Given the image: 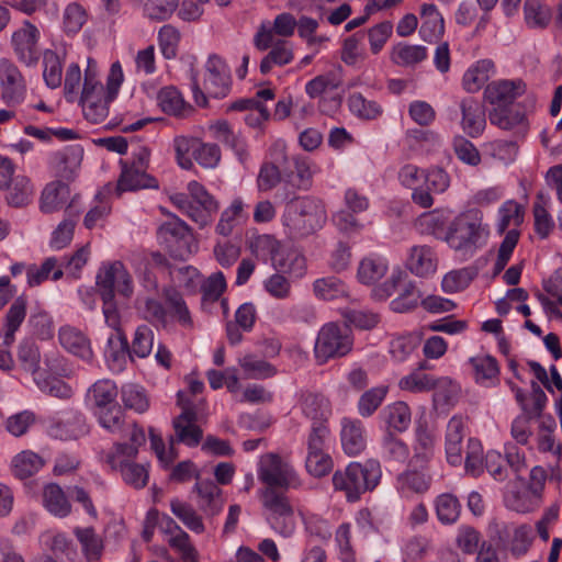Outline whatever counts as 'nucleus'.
<instances>
[{
    "label": "nucleus",
    "mask_w": 562,
    "mask_h": 562,
    "mask_svg": "<svg viewBox=\"0 0 562 562\" xmlns=\"http://www.w3.org/2000/svg\"><path fill=\"white\" fill-rule=\"evenodd\" d=\"M204 90L200 87L198 72L190 71L191 90L194 102L199 106H206V94L215 98H225L231 90V70L226 61L217 54H211L205 63Z\"/></svg>",
    "instance_id": "obj_3"
},
{
    "label": "nucleus",
    "mask_w": 562,
    "mask_h": 562,
    "mask_svg": "<svg viewBox=\"0 0 562 562\" xmlns=\"http://www.w3.org/2000/svg\"><path fill=\"white\" fill-rule=\"evenodd\" d=\"M462 112L461 126L463 132L476 138L481 136L486 126V115L484 105L474 98H465L460 103Z\"/></svg>",
    "instance_id": "obj_19"
},
{
    "label": "nucleus",
    "mask_w": 562,
    "mask_h": 562,
    "mask_svg": "<svg viewBox=\"0 0 562 562\" xmlns=\"http://www.w3.org/2000/svg\"><path fill=\"white\" fill-rule=\"evenodd\" d=\"M193 492L198 494L199 508L207 517L217 516L223 507L225 499L221 487L212 480H198L193 486Z\"/></svg>",
    "instance_id": "obj_17"
},
{
    "label": "nucleus",
    "mask_w": 562,
    "mask_h": 562,
    "mask_svg": "<svg viewBox=\"0 0 562 562\" xmlns=\"http://www.w3.org/2000/svg\"><path fill=\"white\" fill-rule=\"evenodd\" d=\"M45 465L44 459L31 451L24 450L13 457L11 471L20 480H25L36 474Z\"/></svg>",
    "instance_id": "obj_37"
},
{
    "label": "nucleus",
    "mask_w": 562,
    "mask_h": 562,
    "mask_svg": "<svg viewBox=\"0 0 562 562\" xmlns=\"http://www.w3.org/2000/svg\"><path fill=\"white\" fill-rule=\"evenodd\" d=\"M481 234V225L471 213L457 216L449 225L445 240L454 249H467L476 244Z\"/></svg>",
    "instance_id": "obj_10"
},
{
    "label": "nucleus",
    "mask_w": 562,
    "mask_h": 562,
    "mask_svg": "<svg viewBox=\"0 0 562 562\" xmlns=\"http://www.w3.org/2000/svg\"><path fill=\"white\" fill-rule=\"evenodd\" d=\"M488 119L491 124L505 131L520 126L526 121V116L522 112L507 106L494 108L488 113Z\"/></svg>",
    "instance_id": "obj_50"
},
{
    "label": "nucleus",
    "mask_w": 562,
    "mask_h": 562,
    "mask_svg": "<svg viewBox=\"0 0 562 562\" xmlns=\"http://www.w3.org/2000/svg\"><path fill=\"white\" fill-rule=\"evenodd\" d=\"M383 419L389 428L403 432L411 425V408L405 402L398 401L387 405L382 412Z\"/></svg>",
    "instance_id": "obj_43"
},
{
    "label": "nucleus",
    "mask_w": 562,
    "mask_h": 562,
    "mask_svg": "<svg viewBox=\"0 0 562 562\" xmlns=\"http://www.w3.org/2000/svg\"><path fill=\"white\" fill-rule=\"evenodd\" d=\"M128 431L124 436L128 437L130 442H116L113 446V452L106 456V462L113 470L119 468L120 461H130L138 454L139 448L146 442L145 430L136 422H131Z\"/></svg>",
    "instance_id": "obj_14"
},
{
    "label": "nucleus",
    "mask_w": 562,
    "mask_h": 562,
    "mask_svg": "<svg viewBox=\"0 0 562 562\" xmlns=\"http://www.w3.org/2000/svg\"><path fill=\"white\" fill-rule=\"evenodd\" d=\"M166 531L170 533L169 546L180 555L183 562H199V553L190 540V536L171 518L166 520Z\"/></svg>",
    "instance_id": "obj_25"
},
{
    "label": "nucleus",
    "mask_w": 562,
    "mask_h": 562,
    "mask_svg": "<svg viewBox=\"0 0 562 562\" xmlns=\"http://www.w3.org/2000/svg\"><path fill=\"white\" fill-rule=\"evenodd\" d=\"M341 446L346 454L356 457L367 448L366 429L361 420L344 418L340 431Z\"/></svg>",
    "instance_id": "obj_21"
},
{
    "label": "nucleus",
    "mask_w": 562,
    "mask_h": 562,
    "mask_svg": "<svg viewBox=\"0 0 562 562\" xmlns=\"http://www.w3.org/2000/svg\"><path fill=\"white\" fill-rule=\"evenodd\" d=\"M111 192V184L109 183L95 194L98 205L88 211L83 218V225L88 229L94 228L99 223L103 222L111 213V205L106 201V194Z\"/></svg>",
    "instance_id": "obj_58"
},
{
    "label": "nucleus",
    "mask_w": 562,
    "mask_h": 562,
    "mask_svg": "<svg viewBox=\"0 0 562 562\" xmlns=\"http://www.w3.org/2000/svg\"><path fill=\"white\" fill-rule=\"evenodd\" d=\"M461 505L457 496L450 493L441 494L436 499V513L442 524H453L460 516Z\"/></svg>",
    "instance_id": "obj_59"
},
{
    "label": "nucleus",
    "mask_w": 562,
    "mask_h": 562,
    "mask_svg": "<svg viewBox=\"0 0 562 562\" xmlns=\"http://www.w3.org/2000/svg\"><path fill=\"white\" fill-rule=\"evenodd\" d=\"M121 175L117 179L115 192L120 196L126 191H138L142 189H158L159 182L151 175L128 165V161L121 160Z\"/></svg>",
    "instance_id": "obj_16"
},
{
    "label": "nucleus",
    "mask_w": 562,
    "mask_h": 562,
    "mask_svg": "<svg viewBox=\"0 0 562 562\" xmlns=\"http://www.w3.org/2000/svg\"><path fill=\"white\" fill-rule=\"evenodd\" d=\"M303 414L313 423L329 424L330 403L319 393L305 392L301 395Z\"/></svg>",
    "instance_id": "obj_30"
},
{
    "label": "nucleus",
    "mask_w": 562,
    "mask_h": 562,
    "mask_svg": "<svg viewBox=\"0 0 562 562\" xmlns=\"http://www.w3.org/2000/svg\"><path fill=\"white\" fill-rule=\"evenodd\" d=\"M181 40L180 32L171 24H165L158 32V44L166 59H172L178 54Z\"/></svg>",
    "instance_id": "obj_61"
},
{
    "label": "nucleus",
    "mask_w": 562,
    "mask_h": 562,
    "mask_svg": "<svg viewBox=\"0 0 562 562\" xmlns=\"http://www.w3.org/2000/svg\"><path fill=\"white\" fill-rule=\"evenodd\" d=\"M420 16L423 23L419 29V34L424 41L434 42L443 34V19L435 4H423Z\"/></svg>",
    "instance_id": "obj_36"
},
{
    "label": "nucleus",
    "mask_w": 562,
    "mask_h": 562,
    "mask_svg": "<svg viewBox=\"0 0 562 562\" xmlns=\"http://www.w3.org/2000/svg\"><path fill=\"white\" fill-rule=\"evenodd\" d=\"M105 358L112 371H122L125 368L126 359H131L130 344L124 333L117 330L108 339Z\"/></svg>",
    "instance_id": "obj_34"
},
{
    "label": "nucleus",
    "mask_w": 562,
    "mask_h": 562,
    "mask_svg": "<svg viewBox=\"0 0 562 562\" xmlns=\"http://www.w3.org/2000/svg\"><path fill=\"white\" fill-rule=\"evenodd\" d=\"M43 79L50 89L60 87L63 82V63L58 54L46 49L43 54Z\"/></svg>",
    "instance_id": "obj_49"
},
{
    "label": "nucleus",
    "mask_w": 562,
    "mask_h": 562,
    "mask_svg": "<svg viewBox=\"0 0 562 562\" xmlns=\"http://www.w3.org/2000/svg\"><path fill=\"white\" fill-rule=\"evenodd\" d=\"M283 184L307 190L312 183V171L307 158L293 157L283 159Z\"/></svg>",
    "instance_id": "obj_24"
},
{
    "label": "nucleus",
    "mask_w": 562,
    "mask_h": 562,
    "mask_svg": "<svg viewBox=\"0 0 562 562\" xmlns=\"http://www.w3.org/2000/svg\"><path fill=\"white\" fill-rule=\"evenodd\" d=\"M341 314L346 324L361 330H372L381 322V315L369 310L345 308Z\"/></svg>",
    "instance_id": "obj_52"
},
{
    "label": "nucleus",
    "mask_w": 562,
    "mask_h": 562,
    "mask_svg": "<svg viewBox=\"0 0 562 562\" xmlns=\"http://www.w3.org/2000/svg\"><path fill=\"white\" fill-rule=\"evenodd\" d=\"M428 50L423 45H414L406 42L395 44L390 53L391 61L404 68H414L427 59Z\"/></svg>",
    "instance_id": "obj_28"
},
{
    "label": "nucleus",
    "mask_w": 562,
    "mask_h": 562,
    "mask_svg": "<svg viewBox=\"0 0 562 562\" xmlns=\"http://www.w3.org/2000/svg\"><path fill=\"white\" fill-rule=\"evenodd\" d=\"M157 237L173 259L187 260L198 250L191 227L176 215L158 227Z\"/></svg>",
    "instance_id": "obj_4"
},
{
    "label": "nucleus",
    "mask_w": 562,
    "mask_h": 562,
    "mask_svg": "<svg viewBox=\"0 0 562 562\" xmlns=\"http://www.w3.org/2000/svg\"><path fill=\"white\" fill-rule=\"evenodd\" d=\"M334 462L327 450L307 452L305 467L315 477L327 475L333 469Z\"/></svg>",
    "instance_id": "obj_63"
},
{
    "label": "nucleus",
    "mask_w": 562,
    "mask_h": 562,
    "mask_svg": "<svg viewBox=\"0 0 562 562\" xmlns=\"http://www.w3.org/2000/svg\"><path fill=\"white\" fill-rule=\"evenodd\" d=\"M387 392L389 387L385 385L364 391L358 401L359 415L364 418L372 416L383 403Z\"/></svg>",
    "instance_id": "obj_55"
},
{
    "label": "nucleus",
    "mask_w": 562,
    "mask_h": 562,
    "mask_svg": "<svg viewBox=\"0 0 562 562\" xmlns=\"http://www.w3.org/2000/svg\"><path fill=\"white\" fill-rule=\"evenodd\" d=\"M451 385L449 378H435L431 374L414 371L411 374L402 378L398 382L401 390L420 393L439 390L440 387H448Z\"/></svg>",
    "instance_id": "obj_26"
},
{
    "label": "nucleus",
    "mask_w": 562,
    "mask_h": 562,
    "mask_svg": "<svg viewBox=\"0 0 562 562\" xmlns=\"http://www.w3.org/2000/svg\"><path fill=\"white\" fill-rule=\"evenodd\" d=\"M43 506L54 516L64 518L71 513V504L64 490L57 483H48L43 487Z\"/></svg>",
    "instance_id": "obj_32"
},
{
    "label": "nucleus",
    "mask_w": 562,
    "mask_h": 562,
    "mask_svg": "<svg viewBox=\"0 0 562 562\" xmlns=\"http://www.w3.org/2000/svg\"><path fill=\"white\" fill-rule=\"evenodd\" d=\"M402 491H409L416 494L426 493L431 485L432 476L429 472V463L414 462L411 458L406 470L397 477Z\"/></svg>",
    "instance_id": "obj_15"
},
{
    "label": "nucleus",
    "mask_w": 562,
    "mask_h": 562,
    "mask_svg": "<svg viewBox=\"0 0 562 562\" xmlns=\"http://www.w3.org/2000/svg\"><path fill=\"white\" fill-rule=\"evenodd\" d=\"M494 70V63L491 59H482L469 68L463 76V87L468 92L479 91L490 79Z\"/></svg>",
    "instance_id": "obj_42"
},
{
    "label": "nucleus",
    "mask_w": 562,
    "mask_h": 562,
    "mask_svg": "<svg viewBox=\"0 0 562 562\" xmlns=\"http://www.w3.org/2000/svg\"><path fill=\"white\" fill-rule=\"evenodd\" d=\"M75 535L81 544L82 552L88 561H98L103 551V541L95 533L94 529L89 528H76Z\"/></svg>",
    "instance_id": "obj_47"
},
{
    "label": "nucleus",
    "mask_w": 562,
    "mask_h": 562,
    "mask_svg": "<svg viewBox=\"0 0 562 562\" xmlns=\"http://www.w3.org/2000/svg\"><path fill=\"white\" fill-rule=\"evenodd\" d=\"M238 363L246 379L262 380L274 376L278 373L277 367L251 353L239 358Z\"/></svg>",
    "instance_id": "obj_41"
},
{
    "label": "nucleus",
    "mask_w": 562,
    "mask_h": 562,
    "mask_svg": "<svg viewBox=\"0 0 562 562\" xmlns=\"http://www.w3.org/2000/svg\"><path fill=\"white\" fill-rule=\"evenodd\" d=\"M93 413L99 424L112 434L124 437V434L130 430L131 423L125 420L124 411L120 405H112L108 408L93 411Z\"/></svg>",
    "instance_id": "obj_39"
},
{
    "label": "nucleus",
    "mask_w": 562,
    "mask_h": 562,
    "mask_svg": "<svg viewBox=\"0 0 562 562\" xmlns=\"http://www.w3.org/2000/svg\"><path fill=\"white\" fill-rule=\"evenodd\" d=\"M40 36L38 29L27 20L11 36V45L16 58L27 67L36 66L40 60Z\"/></svg>",
    "instance_id": "obj_9"
},
{
    "label": "nucleus",
    "mask_w": 562,
    "mask_h": 562,
    "mask_svg": "<svg viewBox=\"0 0 562 562\" xmlns=\"http://www.w3.org/2000/svg\"><path fill=\"white\" fill-rule=\"evenodd\" d=\"M526 92V83L521 79L498 80L488 83L484 90V98L491 104L506 106L516 98Z\"/></svg>",
    "instance_id": "obj_18"
},
{
    "label": "nucleus",
    "mask_w": 562,
    "mask_h": 562,
    "mask_svg": "<svg viewBox=\"0 0 562 562\" xmlns=\"http://www.w3.org/2000/svg\"><path fill=\"white\" fill-rule=\"evenodd\" d=\"M157 100L162 112L168 115L183 119L194 112L193 106L186 102L181 92L172 86L160 89Z\"/></svg>",
    "instance_id": "obj_27"
},
{
    "label": "nucleus",
    "mask_w": 562,
    "mask_h": 562,
    "mask_svg": "<svg viewBox=\"0 0 562 562\" xmlns=\"http://www.w3.org/2000/svg\"><path fill=\"white\" fill-rule=\"evenodd\" d=\"M100 296L108 300L115 296V290L125 297L133 293V280L122 261L103 265L95 278Z\"/></svg>",
    "instance_id": "obj_8"
},
{
    "label": "nucleus",
    "mask_w": 562,
    "mask_h": 562,
    "mask_svg": "<svg viewBox=\"0 0 562 562\" xmlns=\"http://www.w3.org/2000/svg\"><path fill=\"white\" fill-rule=\"evenodd\" d=\"M123 481L136 490L146 486L149 477L148 469L144 464L132 461H120L119 468Z\"/></svg>",
    "instance_id": "obj_57"
},
{
    "label": "nucleus",
    "mask_w": 562,
    "mask_h": 562,
    "mask_svg": "<svg viewBox=\"0 0 562 562\" xmlns=\"http://www.w3.org/2000/svg\"><path fill=\"white\" fill-rule=\"evenodd\" d=\"M83 157V149L80 146H68L64 150L54 154V169L58 180L66 183L77 177L78 169Z\"/></svg>",
    "instance_id": "obj_22"
},
{
    "label": "nucleus",
    "mask_w": 562,
    "mask_h": 562,
    "mask_svg": "<svg viewBox=\"0 0 562 562\" xmlns=\"http://www.w3.org/2000/svg\"><path fill=\"white\" fill-rule=\"evenodd\" d=\"M381 465L374 459L350 462L344 470L333 474L335 491L341 492L349 503L358 502L367 492H372L380 483Z\"/></svg>",
    "instance_id": "obj_2"
},
{
    "label": "nucleus",
    "mask_w": 562,
    "mask_h": 562,
    "mask_svg": "<svg viewBox=\"0 0 562 562\" xmlns=\"http://www.w3.org/2000/svg\"><path fill=\"white\" fill-rule=\"evenodd\" d=\"M18 361L20 367L31 373L33 378L37 376L41 363V353L36 344L32 340H23L19 345Z\"/></svg>",
    "instance_id": "obj_51"
},
{
    "label": "nucleus",
    "mask_w": 562,
    "mask_h": 562,
    "mask_svg": "<svg viewBox=\"0 0 562 562\" xmlns=\"http://www.w3.org/2000/svg\"><path fill=\"white\" fill-rule=\"evenodd\" d=\"M258 479L265 485L260 492L265 508L273 516L281 514V457L279 454L269 453L260 459Z\"/></svg>",
    "instance_id": "obj_5"
},
{
    "label": "nucleus",
    "mask_w": 562,
    "mask_h": 562,
    "mask_svg": "<svg viewBox=\"0 0 562 562\" xmlns=\"http://www.w3.org/2000/svg\"><path fill=\"white\" fill-rule=\"evenodd\" d=\"M50 273H53L52 279L54 281L61 279L64 276L63 269L57 268V259L55 257L46 258L40 267L30 265L26 268L27 284L32 288L37 286L49 279Z\"/></svg>",
    "instance_id": "obj_44"
},
{
    "label": "nucleus",
    "mask_w": 562,
    "mask_h": 562,
    "mask_svg": "<svg viewBox=\"0 0 562 562\" xmlns=\"http://www.w3.org/2000/svg\"><path fill=\"white\" fill-rule=\"evenodd\" d=\"M27 301L24 296H19L11 304L4 316V336L3 344L11 346L15 340V333L26 317Z\"/></svg>",
    "instance_id": "obj_35"
},
{
    "label": "nucleus",
    "mask_w": 562,
    "mask_h": 562,
    "mask_svg": "<svg viewBox=\"0 0 562 562\" xmlns=\"http://www.w3.org/2000/svg\"><path fill=\"white\" fill-rule=\"evenodd\" d=\"M353 339L347 329L336 324L325 325L315 342V356L321 362L330 358L344 357L352 349Z\"/></svg>",
    "instance_id": "obj_7"
},
{
    "label": "nucleus",
    "mask_w": 562,
    "mask_h": 562,
    "mask_svg": "<svg viewBox=\"0 0 562 562\" xmlns=\"http://www.w3.org/2000/svg\"><path fill=\"white\" fill-rule=\"evenodd\" d=\"M87 21V12L77 2L69 3L63 14V26L67 34H77Z\"/></svg>",
    "instance_id": "obj_64"
},
{
    "label": "nucleus",
    "mask_w": 562,
    "mask_h": 562,
    "mask_svg": "<svg viewBox=\"0 0 562 562\" xmlns=\"http://www.w3.org/2000/svg\"><path fill=\"white\" fill-rule=\"evenodd\" d=\"M0 191H4V200L9 206L21 209L30 205L35 196V187L32 180L22 173L12 179L7 187Z\"/></svg>",
    "instance_id": "obj_20"
},
{
    "label": "nucleus",
    "mask_w": 562,
    "mask_h": 562,
    "mask_svg": "<svg viewBox=\"0 0 562 562\" xmlns=\"http://www.w3.org/2000/svg\"><path fill=\"white\" fill-rule=\"evenodd\" d=\"M122 402L125 408L136 413H145L149 408V401L145 391L134 384H127L121 391Z\"/></svg>",
    "instance_id": "obj_62"
},
{
    "label": "nucleus",
    "mask_w": 562,
    "mask_h": 562,
    "mask_svg": "<svg viewBox=\"0 0 562 562\" xmlns=\"http://www.w3.org/2000/svg\"><path fill=\"white\" fill-rule=\"evenodd\" d=\"M187 190L191 198L192 210L189 218L204 228L213 221L214 214L218 211V202L200 182L192 180L188 183Z\"/></svg>",
    "instance_id": "obj_11"
},
{
    "label": "nucleus",
    "mask_w": 562,
    "mask_h": 562,
    "mask_svg": "<svg viewBox=\"0 0 562 562\" xmlns=\"http://www.w3.org/2000/svg\"><path fill=\"white\" fill-rule=\"evenodd\" d=\"M314 292L316 296L328 301L348 296V288L336 277L317 279L314 282Z\"/></svg>",
    "instance_id": "obj_56"
},
{
    "label": "nucleus",
    "mask_w": 562,
    "mask_h": 562,
    "mask_svg": "<svg viewBox=\"0 0 562 562\" xmlns=\"http://www.w3.org/2000/svg\"><path fill=\"white\" fill-rule=\"evenodd\" d=\"M422 292L413 281H408L398 296L391 301V310L396 313L409 312L418 306Z\"/></svg>",
    "instance_id": "obj_60"
},
{
    "label": "nucleus",
    "mask_w": 562,
    "mask_h": 562,
    "mask_svg": "<svg viewBox=\"0 0 562 562\" xmlns=\"http://www.w3.org/2000/svg\"><path fill=\"white\" fill-rule=\"evenodd\" d=\"M198 143L199 138L192 136L180 135L173 138V149L179 167L186 170L193 168L192 157H194Z\"/></svg>",
    "instance_id": "obj_53"
},
{
    "label": "nucleus",
    "mask_w": 562,
    "mask_h": 562,
    "mask_svg": "<svg viewBox=\"0 0 562 562\" xmlns=\"http://www.w3.org/2000/svg\"><path fill=\"white\" fill-rule=\"evenodd\" d=\"M70 189L68 183L61 180L49 182L41 195V210L44 213H53L60 210L69 199Z\"/></svg>",
    "instance_id": "obj_33"
},
{
    "label": "nucleus",
    "mask_w": 562,
    "mask_h": 562,
    "mask_svg": "<svg viewBox=\"0 0 562 562\" xmlns=\"http://www.w3.org/2000/svg\"><path fill=\"white\" fill-rule=\"evenodd\" d=\"M48 432L60 440H76L89 432V425L85 414L76 408L60 412L58 418L50 420Z\"/></svg>",
    "instance_id": "obj_12"
},
{
    "label": "nucleus",
    "mask_w": 562,
    "mask_h": 562,
    "mask_svg": "<svg viewBox=\"0 0 562 562\" xmlns=\"http://www.w3.org/2000/svg\"><path fill=\"white\" fill-rule=\"evenodd\" d=\"M115 98H110L103 85L97 80L93 72L88 68L85 74L83 88L80 95V104L85 117L93 123H102L109 114V104Z\"/></svg>",
    "instance_id": "obj_6"
},
{
    "label": "nucleus",
    "mask_w": 562,
    "mask_h": 562,
    "mask_svg": "<svg viewBox=\"0 0 562 562\" xmlns=\"http://www.w3.org/2000/svg\"><path fill=\"white\" fill-rule=\"evenodd\" d=\"M172 514L180 519L183 525L195 533H203L205 530L202 517L196 513L192 505L173 498L170 502Z\"/></svg>",
    "instance_id": "obj_45"
},
{
    "label": "nucleus",
    "mask_w": 562,
    "mask_h": 562,
    "mask_svg": "<svg viewBox=\"0 0 562 562\" xmlns=\"http://www.w3.org/2000/svg\"><path fill=\"white\" fill-rule=\"evenodd\" d=\"M154 342V330L147 325H139L134 333L132 345L130 346L131 361H134V357L147 358L153 351Z\"/></svg>",
    "instance_id": "obj_48"
},
{
    "label": "nucleus",
    "mask_w": 562,
    "mask_h": 562,
    "mask_svg": "<svg viewBox=\"0 0 562 562\" xmlns=\"http://www.w3.org/2000/svg\"><path fill=\"white\" fill-rule=\"evenodd\" d=\"M274 35H281V13L276 15L273 22L268 20L261 22L254 36L255 47L263 52L276 45L280 46V42L274 43Z\"/></svg>",
    "instance_id": "obj_46"
},
{
    "label": "nucleus",
    "mask_w": 562,
    "mask_h": 562,
    "mask_svg": "<svg viewBox=\"0 0 562 562\" xmlns=\"http://www.w3.org/2000/svg\"><path fill=\"white\" fill-rule=\"evenodd\" d=\"M0 87L7 102L19 103L26 92V82L19 67L10 59H0Z\"/></svg>",
    "instance_id": "obj_13"
},
{
    "label": "nucleus",
    "mask_w": 562,
    "mask_h": 562,
    "mask_svg": "<svg viewBox=\"0 0 562 562\" xmlns=\"http://www.w3.org/2000/svg\"><path fill=\"white\" fill-rule=\"evenodd\" d=\"M350 111L362 120H375L382 112V106L374 100H367L361 93H352L348 98Z\"/></svg>",
    "instance_id": "obj_54"
},
{
    "label": "nucleus",
    "mask_w": 562,
    "mask_h": 562,
    "mask_svg": "<svg viewBox=\"0 0 562 562\" xmlns=\"http://www.w3.org/2000/svg\"><path fill=\"white\" fill-rule=\"evenodd\" d=\"M463 430V418L461 416L451 417L447 425L446 454L448 462L452 465H459L462 462Z\"/></svg>",
    "instance_id": "obj_29"
},
{
    "label": "nucleus",
    "mask_w": 562,
    "mask_h": 562,
    "mask_svg": "<svg viewBox=\"0 0 562 562\" xmlns=\"http://www.w3.org/2000/svg\"><path fill=\"white\" fill-rule=\"evenodd\" d=\"M325 205L318 199L310 196L293 198L286 202L283 211V231L290 238L310 236L326 223Z\"/></svg>",
    "instance_id": "obj_1"
},
{
    "label": "nucleus",
    "mask_w": 562,
    "mask_h": 562,
    "mask_svg": "<svg viewBox=\"0 0 562 562\" xmlns=\"http://www.w3.org/2000/svg\"><path fill=\"white\" fill-rule=\"evenodd\" d=\"M416 445L414 446V462L430 463L434 457L436 437L426 424H419L415 430Z\"/></svg>",
    "instance_id": "obj_40"
},
{
    "label": "nucleus",
    "mask_w": 562,
    "mask_h": 562,
    "mask_svg": "<svg viewBox=\"0 0 562 562\" xmlns=\"http://www.w3.org/2000/svg\"><path fill=\"white\" fill-rule=\"evenodd\" d=\"M405 267L417 277H427L437 269V257L431 247L427 245L413 246L409 249Z\"/></svg>",
    "instance_id": "obj_23"
},
{
    "label": "nucleus",
    "mask_w": 562,
    "mask_h": 562,
    "mask_svg": "<svg viewBox=\"0 0 562 562\" xmlns=\"http://www.w3.org/2000/svg\"><path fill=\"white\" fill-rule=\"evenodd\" d=\"M58 339L60 345L69 352L87 360L92 358L90 342L79 329L64 326L59 329Z\"/></svg>",
    "instance_id": "obj_31"
},
{
    "label": "nucleus",
    "mask_w": 562,
    "mask_h": 562,
    "mask_svg": "<svg viewBox=\"0 0 562 562\" xmlns=\"http://www.w3.org/2000/svg\"><path fill=\"white\" fill-rule=\"evenodd\" d=\"M119 391L116 384L109 379H102L93 383L88 390V396L92 400L93 411L119 405L116 402Z\"/></svg>",
    "instance_id": "obj_38"
}]
</instances>
